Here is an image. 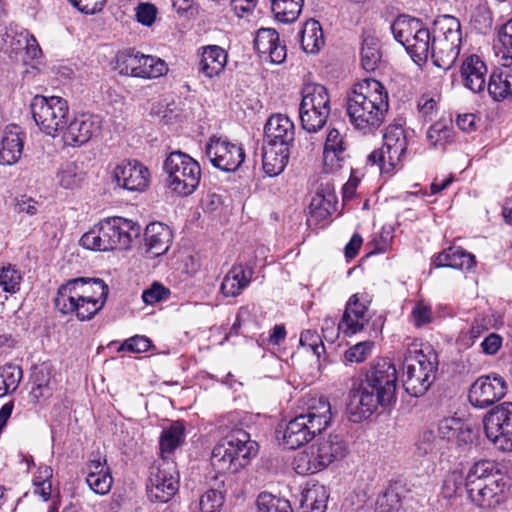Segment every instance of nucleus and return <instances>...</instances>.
Segmentation results:
<instances>
[{
	"instance_id": "1",
	"label": "nucleus",
	"mask_w": 512,
	"mask_h": 512,
	"mask_svg": "<svg viewBox=\"0 0 512 512\" xmlns=\"http://www.w3.org/2000/svg\"><path fill=\"white\" fill-rule=\"evenodd\" d=\"M397 382V369L389 358L380 357L370 362L365 379L350 392L348 409L355 417L354 421L366 419L379 406L384 407L394 401Z\"/></svg>"
},
{
	"instance_id": "2",
	"label": "nucleus",
	"mask_w": 512,
	"mask_h": 512,
	"mask_svg": "<svg viewBox=\"0 0 512 512\" xmlns=\"http://www.w3.org/2000/svg\"><path fill=\"white\" fill-rule=\"evenodd\" d=\"M388 110V92L380 81L372 78L355 83L346 99L349 122L362 135L374 134L384 123Z\"/></svg>"
},
{
	"instance_id": "3",
	"label": "nucleus",
	"mask_w": 512,
	"mask_h": 512,
	"mask_svg": "<svg viewBox=\"0 0 512 512\" xmlns=\"http://www.w3.org/2000/svg\"><path fill=\"white\" fill-rule=\"evenodd\" d=\"M465 488L470 501L481 509L495 508L505 499L507 482L494 462H476L465 477Z\"/></svg>"
},
{
	"instance_id": "4",
	"label": "nucleus",
	"mask_w": 512,
	"mask_h": 512,
	"mask_svg": "<svg viewBox=\"0 0 512 512\" xmlns=\"http://www.w3.org/2000/svg\"><path fill=\"white\" fill-rule=\"evenodd\" d=\"M403 354V386L414 397L423 395L435 380L438 355L429 346L423 349L417 340L405 345Z\"/></svg>"
},
{
	"instance_id": "5",
	"label": "nucleus",
	"mask_w": 512,
	"mask_h": 512,
	"mask_svg": "<svg viewBox=\"0 0 512 512\" xmlns=\"http://www.w3.org/2000/svg\"><path fill=\"white\" fill-rule=\"evenodd\" d=\"M258 452V444L243 428H232L213 448L210 462L218 474H234Z\"/></svg>"
},
{
	"instance_id": "6",
	"label": "nucleus",
	"mask_w": 512,
	"mask_h": 512,
	"mask_svg": "<svg viewBox=\"0 0 512 512\" xmlns=\"http://www.w3.org/2000/svg\"><path fill=\"white\" fill-rule=\"evenodd\" d=\"M349 453L347 442L341 435L330 434L317 439L299 452L293 461V468L299 475H310L323 471L333 463L342 461Z\"/></svg>"
},
{
	"instance_id": "7",
	"label": "nucleus",
	"mask_w": 512,
	"mask_h": 512,
	"mask_svg": "<svg viewBox=\"0 0 512 512\" xmlns=\"http://www.w3.org/2000/svg\"><path fill=\"white\" fill-rule=\"evenodd\" d=\"M370 302L366 293L353 294L347 301L342 318L338 323L331 318L324 319L322 325L324 339L333 343L340 332L346 336H352L362 331L371 318Z\"/></svg>"
},
{
	"instance_id": "8",
	"label": "nucleus",
	"mask_w": 512,
	"mask_h": 512,
	"mask_svg": "<svg viewBox=\"0 0 512 512\" xmlns=\"http://www.w3.org/2000/svg\"><path fill=\"white\" fill-rule=\"evenodd\" d=\"M168 187L180 196L191 195L201 178L199 163L181 151L171 152L164 161Z\"/></svg>"
},
{
	"instance_id": "9",
	"label": "nucleus",
	"mask_w": 512,
	"mask_h": 512,
	"mask_svg": "<svg viewBox=\"0 0 512 512\" xmlns=\"http://www.w3.org/2000/svg\"><path fill=\"white\" fill-rule=\"evenodd\" d=\"M330 112V96L327 88L316 83L306 84L302 89L299 107L302 128L308 133H316L325 126Z\"/></svg>"
},
{
	"instance_id": "10",
	"label": "nucleus",
	"mask_w": 512,
	"mask_h": 512,
	"mask_svg": "<svg viewBox=\"0 0 512 512\" xmlns=\"http://www.w3.org/2000/svg\"><path fill=\"white\" fill-rule=\"evenodd\" d=\"M31 114L42 132L55 137L68 123V102L59 96L36 95L30 104Z\"/></svg>"
},
{
	"instance_id": "11",
	"label": "nucleus",
	"mask_w": 512,
	"mask_h": 512,
	"mask_svg": "<svg viewBox=\"0 0 512 512\" xmlns=\"http://www.w3.org/2000/svg\"><path fill=\"white\" fill-rule=\"evenodd\" d=\"M462 34L459 21L451 16L445 18L432 38L431 58L433 64L444 71L456 62L461 49Z\"/></svg>"
},
{
	"instance_id": "12",
	"label": "nucleus",
	"mask_w": 512,
	"mask_h": 512,
	"mask_svg": "<svg viewBox=\"0 0 512 512\" xmlns=\"http://www.w3.org/2000/svg\"><path fill=\"white\" fill-rule=\"evenodd\" d=\"M384 143L372 151L367 162L376 165L381 173H390L404 158L407 150V137L402 124H390L383 135Z\"/></svg>"
},
{
	"instance_id": "13",
	"label": "nucleus",
	"mask_w": 512,
	"mask_h": 512,
	"mask_svg": "<svg viewBox=\"0 0 512 512\" xmlns=\"http://www.w3.org/2000/svg\"><path fill=\"white\" fill-rule=\"evenodd\" d=\"M152 502L167 503L179 489V472L173 460H160L152 465L146 485Z\"/></svg>"
},
{
	"instance_id": "14",
	"label": "nucleus",
	"mask_w": 512,
	"mask_h": 512,
	"mask_svg": "<svg viewBox=\"0 0 512 512\" xmlns=\"http://www.w3.org/2000/svg\"><path fill=\"white\" fill-rule=\"evenodd\" d=\"M486 437L500 450L512 451V402H503L483 418Z\"/></svg>"
},
{
	"instance_id": "15",
	"label": "nucleus",
	"mask_w": 512,
	"mask_h": 512,
	"mask_svg": "<svg viewBox=\"0 0 512 512\" xmlns=\"http://www.w3.org/2000/svg\"><path fill=\"white\" fill-rule=\"evenodd\" d=\"M507 388V382L498 374L480 376L471 384L468 399L472 406L484 409L500 401Z\"/></svg>"
},
{
	"instance_id": "16",
	"label": "nucleus",
	"mask_w": 512,
	"mask_h": 512,
	"mask_svg": "<svg viewBox=\"0 0 512 512\" xmlns=\"http://www.w3.org/2000/svg\"><path fill=\"white\" fill-rule=\"evenodd\" d=\"M205 152L211 164L225 172L236 171L245 159L244 150L240 145L216 136L210 137Z\"/></svg>"
},
{
	"instance_id": "17",
	"label": "nucleus",
	"mask_w": 512,
	"mask_h": 512,
	"mask_svg": "<svg viewBox=\"0 0 512 512\" xmlns=\"http://www.w3.org/2000/svg\"><path fill=\"white\" fill-rule=\"evenodd\" d=\"M102 120L98 115L82 113L67 123L62 140L66 146L79 147L100 135Z\"/></svg>"
},
{
	"instance_id": "18",
	"label": "nucleus",
	"mask_w": 512,
	"mask_h": 512,
	"mask_svg": "<svg viewBox=\"0 0 512 512\" xmlns=\"http://www.w3.org/2000/svg\"><path fill=\"white\" fill-rule=\"evenodd\" d=\"M109 288L102 279L99 278H75L62 284L57 291L58 295L66 296L67 300H92L103 301L105 304Z\"/></svg>"
},
{
	"instance_id": "19",
	"label": "nucleus",
	"mask_w": 512,
	"mask_h": 512,
	"mask_svg": "<svg viewBox=\"0 0 512 512\" xmlns=\"http://www.w3.org/2000/svg\"><path fill=\"white\" fill-rule=\"evenodd\" d=\"M117 186L128 191H144L149 183L148 168L137 160H124L113 170Z\"/></svg>"
},
{
	"instance_id": "20",
	"label": "nucleus",
	"mask_w": 512,
	"mask_h": 512,
	"mask_svg": "<svg viewBox=\"0 0 512 512\" xmlns=\"http://www.w3.org/2000/svg\"><path fill=\"white\" fill-rule=\"evenodd\" d=\"M104 222L113 250L129 249L133 240L141 235V226L132 220L122 217H111L104 219Z\"/></svg>"
},
{
	"instance_id": "21",
	"label": "nucleus",
	"mask_w": 512,
	"mask_h": 512,
	"mask_svg": "<svg viewBox=\"0 0 512 512\" xmlns=\"http://www.w3.org/2000/svg\"><path fill=\"white\" fill-rule=\"evenodd\" d=\"M254 48L262 59L272 64L283 63L287 56L285 44L280 40L278 32L272 28H261L257 31Z\"/></svg>"
},
{
	"instance_id": "22",
	"label": "nucleus",
	"mask_w": 512,
	"mask_h": 512,
	"mask_svg": "<svg viewBox=\"0 0 512 512\" xmlns=\"http://www.w3.org/2000/svg\"><path fill=\"white\" fill-rule=\"evenodd\" d=\"M315 427L309 424V421L301 414L291 419L285 426L283 433V443L288 449H297L309 441L317 434Z\"/></svg>"
},
{
	"instance_id": "23",
	"label": "nucleus",
	"mask_w": 512,
	"mask_h": 512,
	"mask_svg": "<svg viewBox=\"0 0 512 512\" xmlns=\"http://www.w3.org/2000/svg\"><path fill=\"white\" fill-rule=\"evenodd\" d=\"M267 144L290 147L294 141V123L282 114L272 115L264 127Z\"/></svg>"
},
{
	"instance_id": "24",
	"label": "nucleus",
	"mask_w": 512,
	"mask_h": 512,
	"mask_svg": "<svg viewBox=\"0 0 512 512\" xmlns=\"http://www.w3.org/2000/svg\"><path fill=\"white\" fill-rule=\"evenodd\" d=\"M487 66L477 55L467 57L461 66V76L465 87L474 93L484 91L487 85Z\"/></svg>"
},
{
	"instance_id": "25",
	"label": "nucleus",
	"mask_w": 512,
	"mask_h": 512,
	"mask_svg": "<svg viewBox=\"0 0 512 512\" xmlns=\"http://www.w3.org/2000/svg\"><path fill=\"white\" fill-rule=\"evenodd\" d=\"M63 295H56L55 307L62 314L74 313L78 320L86 321L92 319L103 307V301L66 299Z\"/></svg>"
},
{
	"instance_id": "26",
	"label": "nucleus",
	"mask_w": 512,
	"mask_h": 512,
	"mask_svg": "<svg viewBox=\"0 0 512 512\" xmlns=\"http://www.w3.org/2000/svg\"><path fill=\"white\" fill-rule=\"evenodd\" d=\"M201 49V59L198 63L199 73L209 79L219 76L226 67L227 52L218 45H208Z\"/></svg>"
},
{
	"instance_id": "27",
	"label": "nucleus",
	"mask_w": 512,
	"mask_h": 512,
	"mask_svg": "<svg viewBox=\"0 0 512 512\" xmlns=\"http://www.w3.org/2000/svg\"><path fill=\"white\" fill-rule=\"evenodd\" d=\"M86 474V483L94 493L105 495L110 491L113 478L106 460L102 461L100 458L91 460L87 464Z\"/></svg>"
},
{
	"instance_id": "28",
	"label": "nucleus",
	"mask_w": 512,
	"mask_h": 512,
	"mask_svg": "<svg viewBox=\"0 0 512 512\" xmlns=\"http://www.w3.org/2000/svg\"><path fill=\"white\" fill-rule=\"evenodd\" d=\"M186 426L184 421H174L164 428L159 437L161 460H172L175 451L185 442Z\"/></svg>"
},
{
	"instance_id": "29",
	"label": "nucleus",
	"mask_w": 512,
	"mask_h": 512,
	"mask_svg": "<svg viewBox=\"0 0 512 512\" xmlns=\"http://www.w3.org/2000/svg\"><path fill=\"white\" fill-rule=\"evenodd\" d=\"M301 415L309 421V424H312V427L316 428L317 432H322L331 422L330 402L323 396L313 397L309 399L307 409Z\"/></svg>"
},
{
	"instance_id": "30",
	"label": "nucleus",
	"mask_w": 512,
	"mask_h": 512,
	"mask_svg": "<svg viewBox=\"0 0 512 512\" xmlns=\"http://www.w3.org/2000/svg\"><path fill=\"white\" fill-rule=\"evenodd\" d=\"M290 147L267 144L262 148V163L264 172L270 176L279 175L286 167Z\"/></svg>"
},
{
	"instance_id": "31",
	"label": "nucleus",
	"mask_w": 512,
	"mask_h": 512,
	"mask_svg": "<svg viewBox=\"0 0 512 512\" xmlns=\"http://www.w3.org/2000/svg\"><path fill=\"white\" fill-rule=\"evenodd\" d=\"M144 235L146 246L152 255L160 256L168 251L172 237L168 226L160 222L150 223Z\"/></svg>"
},
{
	"instance_id": "32",
	"label": "nucleus",
	"mask_w": 512,
	"mask_h": 512,
	"mask_svg": "<svg viewBox=\"0 0 512 512\" xmlns=\"http://www.w3.org/2000/svg\"><path fill=\"white\" fill-rule=\"evenodd\" d=\"M435 267L469 270L475 265V257L458 246H451L439 253L433 260Z\"/></svg>"
},
{
	"instance_id": "33",
	"label": "nucleus",
	"mask_w": 512,
	"mask_h": 512,
	"mask_svg": "<svg viewBox=\"0 0 512 512\" xmlns=\"http://www.w3.org/2000/svg\"><path fill=\"white\" fill-rule=\"evenodd\" d=\"M345 142L343 136L337 129H331L326 137L323 162L329 170H336L341 167L340 162L345 158Z\"/></svg>"
},
{
	"instance_id": "34",
	"label": "nucleus",
	"mask_w": 512,
	"mask_h": 512,
	"mask_svg": "<svg viewBox=\"0 0 512 512\" xmlns=\"http://www.w3.org/2000/svg\"><path fill=\"white\" fill-rule=\"evenodd\" d=\"M24 134L16 130H7L1 141L0 164L13 165L23 153Z\"/></svg>"
},
{
	"instance_id": "35",
	"label": "nucleus",
	"mask_w": 512,
	"mask_h": 512,
	"mask_svg": "<svg viewBox=\"0 0 512 512\" xmlns=\"http://www.w3.org/2000/svg\"><path fill=\"white\" fill-rule=\"evenodd\" d=\"M30 399L34 404L49 399L54 392L51 372L47 367L35 368L31 374Z\"/></svg>"
},
{
	"instance_id": "36",
	"label": "nucleus",
	"mask_w": 512,
	"mask_h": 512,
	"mask_svg": "<svg viewBox=\"0 0 512 512\" xmlns=\"http://www.w3.org/2000/svg\"><path fill=\"white\" fill-rule=\"evenodd\" d=\"M487 90L494 101H502L512 96V71L495 69L489 77Z\"/></svg>"
},
{
	"instance_id": "37",
	"label": "nucleus",
	"mask_w": 512,
	"mask_h": 512,
	"mask_svg": "<svg viewBox=\"0 0 512 512\" xmlns=\"http://www.w3.org/2000/svg\"><path fill=\"white\" fill-rule=\"evenodd\" d=\"M405 49L415 63L418 65L425 63L429 55L432 53V42L429 29L423 25L419 30V33L415 34L414 38L410 39V42L407 43Z\"/></svg>"
},
{
	"instance_id": "38",
	"label": "nucleus",
	"mask_w": 512,
	"mask_h": 512,
	"mask_svg": "<svg viewBox=\"0 0 512 512\" xmlns=\"http://www.w3.org/2000/svg\"><path fill=\"white\" fill-rule=\"evenodd\" d=\"M106 232L107 229L103 219L82 235L80 244L91 251H111L113 250L112 244Z\"/></svg>"
},
{
	"instance_id": "39",
	"label": "nucleus",
	"mask_w": 512,
	"mask_h": 512,
	"mask_svg": "<svg viewBox=\"0 0 512 512\" xmlns=\"http://www.w3.org/2000/svg\"><path fill=\"white\" fill-rule=\"evenodd\" d=\"M301 47L306 53L315 54L324 45V36L318 21L310 19L305 22L300 32Z\"/></svg>"
},
{
	"instance_id": "40",
	"label": "nucleus",
	"mask_w": 512,
	"mask_h": 512,
	"mask_svg": "<svg viewBox=\"0 0 512 512\" xmlns=\"http://www.w3.org/2000/svg\"><path fill=\"white\" fill-rule=\"evenodd\" d=\"M329 493L321 484H313L302 492L301 507L309 512H324L327 507Z\"/></svg>"
},
{
	"instance_id": "41",
	"label": "nucleus",
	"mask_w": 512,
	"mask_h": 512,
	"mask_svg": "<svg viewBox=\"0 0 512 512\" xmlns=\"http://www.w3.org/2000/svg\"><path fill=\"white\" fill-rule=\"evenodd\" d=\"M422 27L423 23L416 18L399 17L391 24V31L395 40L406 47Z\"/></svg>"
},
{
	"instance_id": "42",
	"label": "nucleus",
	"mask_w": 512,
	"mask_h": 512,
	"mask_svg": "<svg viewBox=\"0 0 512 512\" xmlns=\"http://www.w3.org/2000/svg\"><path fill=\"white\" fill-rule=\"evenodd\" d=\"M305 0H270L271 10L277 20L291 23L298 19Z\"/></svg>"
},
{
	"instance_id": "43",
	"label": "nucleus",
	"mask_w": 512,
	"mask_h": 512,
	"mask_svg": "<svg viewBox=\"0 0 512 512\" xmlns=\"http://www.w3.org/2000/svg\"><path fill=\"white\" fill-rule=\"evenodd\" d=\"M29 31L18 25H9L2 35L3 49L5 52L17 55L23 52Z\"/></svg>"
},
{
	"instance_id": "44",
	"label": "nucleus",
	"mask_w": 512,
	"mask_h": 512,
	"mask_svg": "<svg viewBox=\"0 0 512 512\" xmlns=\"http://www.w3.org/2000/svg\"><path fill=\"white\" fill-rule=\"evenodd\" d=\"M360 55L363 69L366 71H374L381 60L378 39L371 35L364 36Z\"/></svg>"
},
{
	"instance_id": "45",
	"label": "nucleus",
	"mask_w": 512,
	"mask_h": 512,
	"mask_svg": "<svg viewBox=\"0 0 512 512\" xmlns=\"http://www.w3.org/2000/svg\"><path fill=\"white\" fill-rule=\"evenodd\" d=\"M442 448L441 441L431 429L421 432L415 442V453L420 457L436 456Z\"/></svg>"
},
{
	"instance_id": "46",
	"label": "nucleus",
	"mask_w": 512,
	"mask_h": 512,
	"mask_svg": "<svg viewBox=\"0 0 512 512\" xmlns=\"http://www.w3.org/2000/svg\"><path fill=\"white\" fill-rule=\"evenodd\" d=\"M140 70L138 71V78H158L163 76L168 71L166 62L158 57L151 55H144L140 57Z\"/></svg>"
},
{
	"instance_id": "47",
	"label": "nucleus",
	"mask_w": 512,
	"mask_h": 512,
	"mask_svg": "<svg viewBox=\"0 0 512 512\" xmlns=\"http://www.w3.org/2000/svg\"><path fill=\"white\" fill-rule=\"evenodd\" d=\"M142 54L134 50H125L119 52L116 56V68L122 75L138 77L140 70V57Z\"/></svg>"
},
{
	"instance_id": "48",
	"label": "nucleus",
	"mask_w": 512,
	"mask_h": 512,
	"mask_svg": "<svg viewBox=\"0 0 512 512\" xmlns=\"http://www.w3.org/2000/svg\"><path fill=\"white\" fill-rule=\"evenodd\" d=\"M258 512H292L290 502L276 497L268 492H262L257 497Z\"/></svg>"
},
{
	"instance_id": "49",
	"label": "nucleus",
	"mask_w": 512,
	"mask_h": 512,
	"mask_svg": "<svg viewBox=\"0 0 512 512\" xmlns=\"http://www.w3.org/2000/svg\"><path fill=\"white\" fill-rule=\"evenodd\" d=\"M57 182L65 189L77 187L83 179L82 172L73 162L66 163L60 167L56 175Z\"/></svg>"
},
{
	"instance_id": "50",
	"label": "nucleus",
	"mask_w": 512,
	"mask_h": 512,
	"mask_svg": "<svg viewBox=\"0 0 512 512\" xmlns=\"http://www.w3.org/2000/svg\"><path fill=\"white\" fill-rule=\"evenodd\" d=\"M21 273L11 264L0 270V290L7 293H16L20 289Z\"/></svg>"
},
{
	"instance_id": "51",
	"label": "nucleus",
	"mask_w": 512,
	"mask_h": 512,
	"mask_svg": "<svg viewBox=\"0 0 512 512\" xmlns=\"http://www.w3.org/2000/svg\"><path fill=\"white\" fill-rule=\"evenodd\" d=\"M336 198L334 194H328L327 197L317 193L316 197L313 198L310 210L312 216L318 219H325L335 210Z\"/></svg>"
},
{
	"instance_id": "52",
	"label": "nucleus",
	"mask_w": 512,
	"mask_h": 512,
	"mask_svg": "<svg viewBox=\"0 0 512 512\" xmlns=\"http://www.w3.org/2000/svg\"><path fill=\"white\" fill-rule=\"evenodd\" d=\"M464 427V423L461 419L455 418V417H446L441 419L438 422L437 430H438V439L441 441V443L444 440H452L460 432H462V429Z\"/></svg>"
},
{
	"instance_id": "53",
	"label": "nucleus",
	"mask_w": 512,
	"mask_h": 512,
	"mask_svg": "<svg viewBox=\"0 0 512 512\" xmlns=\"http://www.w3.org/2000/svg\"><path fill=\"white\" fill-rule=\"evenodd\" d=\"M223 503V493L217 489H209L200 497L199 509L201 512H219Z\"/></svg>"
},
{
	"instance_id": "54",
	"label": "nucleus",
	"mask_w": 512,
	"mask_h": 512,
	"mask_svg": "<svg viewBox=\"0 0 512 512\" xmlns=\"http://www.w3.org/2000/svg\"><path fill=\"white\" fill-rule=\"evenodd\" d=\"M171 295V291L159 282H153L149 288L142 293V300L147 305H154L163 301H167Z\"/></svg>"
},
{
	"instance_id": "55",
	"label": "nucleus",
	"mask_w": 512,
	"mask_h": 512,
	"mask_svg": "<svg viewBox=\"0 0 512 512\" xmlns=\"http://www.w3.org/2000/svg\"><path fill=\"white\" fill-rule=\"evenodd\" d=\"M373 346L372 341L359 342L345 351L344 359L349 363L364 362L370 355Z\"/></svg>"
},
{
	"instance_id": "56",
	"label": "nucleus",
	"mask_w": 512,
	"mask_h": 512,
	"mask_svg": "<svg viewBox=\"0 0 512 512\" xmlns=\"http://www.w3.org/2000/svg\"><path fill=\"white\" fill-rule=\"evenodd\" d=\"M463 483L465 484V481L461 472L455 470L448 473L443 480L441 495L446 499L456 496Z\"/></svg>"
},
{
	"instance_id": "57",
	"label": "nucleus",
	"mask_w": 512,
	"mask_h": 512,
	"mask_svg": "<svg viewBox=\"0 0 512 512\" xmlns=\"http://www.w3.org/2000/svg\"><path fill=\"white\" fill-rule=\"evenodd\" d=\"M490 328V319L483 315L474 318L470 329L462 336L466 346H471L485 331Z\"/></svg>"
},
{
	"instance_id": "58",
	"label": "nucleus",
	"mask_w": 512,
	"mask_h": 512,
	"mask_svg": "<svg viewBox=\"0 0 512 512\" xmlns=\"http://www.w3.org/2000/svg\"><path fill=\"white\" fill-rule=\"evenodd\" d=\"M0 373L7 386L5 391H11V393L16 391L23 378L21 367L15 364H6L0 368Z\"/></svg>"
},
{
	"instance_id": "59",
	"label": "nucleus",
	"mask_w": 512,
	"mask_h": 512,
	"mask_svg": "<svg viewBox=\"0 0 512 512\" xmlns=\"http://www.w3.org/2000/svg\"><path fill=\"white\" fill-rule=\"evenodd\" d=\"M300 344L303 347L309 348L318 359L325 352L322 338L315 330L308 329L303 331L300 335Z\"/></svg>"
},
{
	"instance_id": "60",
	"label": "nucleus",
	"mask_w": 512,
	"mask_h": 512,
	"mask_svg": "<svg viewBox=\"0 0 512 512\" xmlns=\"http://www.w3.org/2000/svg\"><path fill=\"white\" fill-rule=\"evenodd\" d=\"M151 347V341L145 336L136 335L125 340L118 348V352L144 353Z\"/></svg>"
},
{
	"instance_id": "61",
	"label": "nucleus",
	"mask_w": 512,
	"mask_h": 512,
	"mask_svg": "<svg viewBox=\"0 0 512 512\" xmlns=\"http://www.w3.org/2000/svg\"><path fill=\"white\" fill-rule=\"evenodd\" d=\"M400 497L394 489H386L376 500L380 512H391L399 507Z\"/></svg>"
},
{
	"instance_id": "62",
	"label": "nucleus",
	"mask_w": 512,
	"mask_h": 512,
	"mask_svg": "<svg viewBox=\"0 0 512 512\" xmlns=\"http://www.w3.org/2000/svg\"><path fill=\"white\" fill-rule=\"evenodd\" d=\"M227 275L234 276L235 282H239V285L245 289L252 280L254 270L249 265L239 263L233 265Z\"/></svg>"
},
{
	"instance_id": "63",
	"label": "nucleus",
	"mask_w": 512,
	"mask_h": 512,
	"mask_svg": "<svg viewBox=\"0 0 512 512\" xmlns=\"http://www.w3.org/2000/svg\"><path fill=\"white\" fill-rule=\"evenodd\" d=\"M412 320L417 327H421L425 324H428L433 319L432 309L429 305L424 304L423 302H417L411 312Z\"/></svg>"
},
{
	"instance_id": "64",
	"label": "nucleus",
	"mask_w": 512,
	"mask_h": 512,
	"mask_svg": "<svg viewBox=\"0 0 512 512\" xmlns=\"http://www.w3.org/2000/svg\"><path fill=\"white\" fill-rule=\"evenodd\" d=\"M172 6L181 17L194 18L199 14V6L195 0H172Z\"/></svg>"
}]
</instances>
